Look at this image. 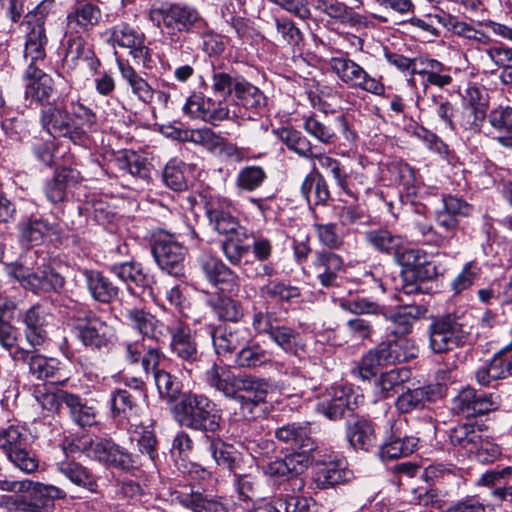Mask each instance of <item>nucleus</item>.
I'll use <instances>...</instances> for the list:
<instances>
[{"label":"nucleus","instance_id":"obj_1","mask_svg":"<svg viewBox=\"0 0 512 512\" xmlns=\"http://www.w3.org/2000/svg\"><path fill=\"white\" fill-rule=\"evenodd\" d=\"M125 318L132 329L148 337L157 345L165 343L170 336V352L182 362L183 368L188 373H191L193 367L200 361L202 354L188 324L178 323L170 329L152 313L136 307L127 309Z\"/></svg>","mask_w":512,"mask_h":512},{"label":"nucleus","instance_id":"obj_2","mask_svg":"<svg viewBox=\"0 0 512 512\" xmlns=\"http://www.w3.org/2000/svg\"><path fill=\"white\" fill-rule=\"evenodd\" d=\"M173 411L175 420L185 428L205 434L220 429L221 409L204 394L184 392Z\"/></svg>","mask_w":512,"mask_h":512},{"label":"nucleus","instance_id":"obj_3","mask_svg":"<svg viewBox=\"0 0 512 512\" xmlns=\"http://www.w3.org/2000/svg\"><path fill=\"white\" fill-rule=\"evenodd\" d=\"M148 17L156 27L166 29L172 34L191 32L199 24L204 23L196 8L182 3L162 2L153 5Z\"/></svg>","mask_w":512,"mask_h":512},{"label":"nucleus","instance_id":"obj_4","mask_svg":"<svg viewBox=\"0 0 512 512\" xmlns=\"http://www.w3.org/2000/svg\"><path fill=\"white\" fill-rule=\"evenodd\" d=\"M53 4V0H44L26 15L28 31L24 48V61L27 66L42 67L45 61L48 37L44 24Z\"/></svg>","mask_w":512,"mask_h":512},{"label":"nucleus","instance_id":"obj_5","mask_svg":"<svg viewBox=\"0 0 512 512\" xmlns=\"http://www.w3.org/2000/svg\"><path fill=\"white\" fill-rule=\"evenodd\" d=\"M429 347L435 354H442L462 347L470 332L455 314H446L433 319L429 326Z\"/></svg>","mask_w":512,"mask_h":512},{"label":"nucleus","instance_id":"obj_6","mask_svg":"<svg viewBox=\"0 0 512 512\" xmlns=\"http://www.w3.org/2000/svg\"><path fill=\"white\" fill-rule=\"evenodd\" d=\"M72 332L87 349L107 350L115 340V332L100 317L91 311L72 318Z\"/></svg>","mask_w":512,"mask_h":512},{"label":"nucleus","instance_id":"obj_7","mask_svg":"<svg viewBox=\"0 0 512 512\" xmlns=\"http://www.w3.org/2000/svg\"><path fill=\"white\" fill-rule=\"evenodd\" d=\"M328 66L337 78L350 88L360 89L374 95H382L385 91V86L380 78L370 75L346 54L331 57Z\"/></svg>","mask_w":512,"mask_h":512},{"label":"nucleus","instance_id":"obj_8","mask_svg":"<svg viewBox=\"0 0 512 512\" xmlns=\"http://www.w3.org/2000/svg\"><path fill=\"white\" fill-rule=\"evenodd\" d=\"M309 465L305 457L287 454L283 458L269 462L263 467V472L268 478L279 483V492H300L304 489L305 482L299 476Z\"/></svg>","mask_w":512,"mask_h":512},{"label":"nucleus","instance_id":"obj_9","mask_svg":"<svg viewBox=\"0 0 512 512\" xmlns=\"http://www.w3.org/2000/svg\"><path fill=\"white\" fill-rule=\"evenodd\" d=\"M27 445V435L22 428L11 425L0 430V450L19 470L32 473L37 470L39 461Z\"/></svg>","mask_w":512,"mask_h":512},{"label":"nucleus","instance_id":"obj_10","mask_svg":"<svg viewBox=\"0 0 512 512\" xmlns=\"http://www.w3.org/2000/svg\"><path fill=\"white\" fill-rule=\"evenodd\" d=\"M88 455L106 467L123 471H129L141 465L137 456L108 438L90 440Z\"/></svg>","mask_w":512,"mask_h":512},{"label":"nucleus","instance_id":"obj_11","mask_svg":"<svg viewBox=\"0 0 512 512\" xmlns=\"http://www.w3.org/2000/svg\"><path fill=\"white\" fill-rule=\"evenodd\" d=\"M10 274L17 279L25 289L37 295L58 292L65 285V278L50 267L30 271V269L23 265L17 264L12 267Z\"/></svg>","mask_w":512,"mask_h":512},{"label":"nucleus","instance_id":"obj_12","mask_svg":"<svg viewBox=\"0 0 512 512\" xmlns=\"http://www.w3.org/2000/svg\"><path fill=\"white\" fill-rule=\"evenodd\" d=\"M62 46L64 68L74 70L81 64H85L92 72L96 73L101 66L93 45L89 44L82 35L65 32Z\"/></svg>","mask_w":512,"mask_h":512},{"label":"nucleus","instance_id":"obj_13","mask_svg":"<svg viewBox=\"0 0 512 512\" xmlns=\"http://www.w3.org/2000/svg\"><path fill=\"white\" fill-rule=\"evenodd\" d=\"M275 437L280 442L290 446L293 450L290 455L305 456L307 463H311L312 453L317 448L315 439L311 436L308 422H293L285 424L275 431Z\"/></svg>","mask_w":512,"mask_h":512},{"label":"nucleus","instance_id":"obj_14","mask_svg":"<svg viewBox=\"0 0 512 512\" xmlns=\"http://www.w3.org/2000/svg\"><path fill=\"white\" fill-rule=\"evenodd\" d=\"M206 215L209 224L219 234L227 236L245 234V228L240 225L235 216V208L229 199H212L206 205Z\"/></svg>","mask_w":512,"mask_h":512},{"label":"nucleus","instance_id":"obj_15","mask_svg":"<svg viewBox=\"0 0 512 512\" xmlns=\"http://www.w3.org/2000/svg\"><path fill=\"white\" fill-rule=\"evenodd\" d=\"M148 337L141 335V338L133 341H123L120 346L124 360L130 365L141 363L144 373L148 376L152 370H155L164 359L165 355L161 348L156 346H147Z\"/></svg>","mask_w":512,"mask_h":512},{"label":"nucleus","instance_id":"obj_16","mask_svg":"<svg viewBox=\"0 0 512 512\" xmlns=\"http://www.w3.org/2000/svg\"><path fill=\"white\" fill-rule=\"evenodd\" d=\"M152 253L157 265L167 274L180 277L184 275L186 248L171 239H157Z\"/></svg>","mask_w":512,"mask_h":512},{"label":"nucleus","instance_id":"obj_17","mask_svg":"<svg viewBox=\"0 0 512 512\" xmlns=\"http://www.w3.org/2000/svg\"><path fill=\"white\" fill-rule=\"evenodd\" d=\"M268 390L269 383L263 378L237 375L233 399L240 403L242 410H247L249 414H252L253 409L266 400Z\"/></svg>","mask_w":512,"mask_h":512},{"label":"nucleus","instance_id":"obj_18","mask_svg":"<svg viewBox=\"0 0 512 512\" xmlns=\"http://www.w3.org/2000/svg\"><path fill=\"white\" fill-rule=\"evenodd\" d=\"M497 407L491 394L477 392L467 387L461 390L452 402V410L465 418L486 414Z\"/></svg>","mask_w":512,"mask_h":512},{"label":"nucleus","instance_id":"obj_19","mask_svg":"<svg viewBox=\"0 0 512 512\" xmlns=\"http://www.w3.org/2000/svg\"><path fill=\"white\" fill-rule=\"evenodd\" d=\"M111 273L125 283L132 295L152 294L153 277L146 273L141 263L126 261L110 267Z\"/></svg>","mask_w":512,"mask_h":512},{"label":"nucleus","instance_id":"obj_20","mask_svg":"<svg viewBox=\"0 0 512 512\" xmlns=\"http://www.w3.org/2000/svg\"><path fill=\"white\" fill-rule=\"evenodd\" d=\"M244 419L235 418L230 422L232 434L239 437L242 444L254 459L264 458L272 454L275 450V443L270 439L263 437L252 438L250 429H256V422L251 417Z\"/></svg>","mask_w":512,"mask_h":512},{"label":"nucleus","instance_id":"obj_21","mask_svg":"<svg viewBox=\"0 0 512 512\" xmlns=\"http://www.w3.org/2000/svg\"><path fill=\"white\" fill-rule=\"evenodd\" d=\"M101 17L98 5L87 0H76L66 16L65 32L78 35L88 33L99 24Z\"/></svg>","mask_w":512,"mask_h":512},{"label":"nucleus","instance_id":"obj_22","mask_svg":"<svg viewBox=\"0 0 512 512\" xmlns=\"http://www.w3.org/2000/svg\"><path fill=\"white\" fill-rule=\"evenodd\" d=\"M442 396L439 384H429L416 388H407L395 400V408L400 414H408L423 409Z\"/></svg>","mask_w":512,"mask_h":512},{"label":"nucleus","instance_id":"obj_23","mask_svg":"<svg viewBox=\"0 0 512 512\" xmlns=\"http://www.w3.org/2000/svg\"><path fill=\"white\" fill-rule=\"evenodd\" d=\"M25 97L47 105L55 92L54 81L42 67L27 66L23 72Z\"/></svg>","mask_w":512,"mask_h":512},{"label":"nucleus","instance_id":"obj_24","mask_svg":"<svg viewBox=\"0 0 512 512\" xmlns=\"http://www.w3.org/2000/svg\"><path fill=\"white\" fill-rule=\"evenodd\" d=\"M111 40L129 49L130 55L138 62L146 65L150 60V50L145 45V35L128 24H119L112 29Z\"/></svg>","mask_w":512,"mask_h":512},{"label":"nucleus","instance_id":"obj_25","mask_svg":"<svg viewBox=\"0 0 512 512\" xmlns=\"http://www.w3.org/2000/svg\"><path fill=\"white\" fill-rule=\"evenodd\" d=\"M42 128L52 137H65L72 141L73 118L64 107L50 103L41 110Z\"/></svg>","mask_w":512,"mask_h":512},{"label":"nucleus","instance_id":"obj_26","mask_svg":"<svg viewBox=\"0 0 512 512\" xmlns=\"http://www.w3.org/2000/svg\"><path fill=\"white\" fill-rule=\"evenodd\" d=\"M146 397L143 390L115 389L111 392V412L114 418L131 421L140 416L141 401Z\"/></svg>","mask_w":512,"mask_h":512},{"label":"nucleus","instance_id":"obj_27","mask_svg":"<svg viewBox=\"0 0 512 512\" xmlns=\"http://www.w3.org/2000/svg\"><path fill=\"white\" fill-rule=\"evenodd\" d=\"M375 348L384 366L406 362L415 358L418 353L414 340L407 336L394 335L393 339L383 341Z\"/></svg>","mask_w":512,"mask_h":512},{"label":"nucleus","instance_id":"obj_28","mask_svg":"<svg viewBox=\"0 0 512 512\" xmlns=\"http://www.w3.org/2000/svg\"><path fill=\"white\" fill-rule=\"evenodd\" d=\"M398 262L407 268L406 278L411 277L421 281L430 280L437 274L435 264L430 260V256L420 249H405L397 254Z\"/></svg>","mask_w":512,"mask_h":512},{"label":"nucleus","instance_id":"obj_29","mask_svg":"<svg viewBox=\"0 0 512 512\" xmlns=\"http://www.w3.org/2000/svg\"><path fill=\"white\" fill-rule=\"evenodd\" d=\"M343 265L340 255L322 249L314 253L310 268L322 286L330 287L336 283L338 272L342 270Z\"/></svg>","mask_w":512,"mask_h":512},{"label":"nucleus","instance_id":"obj_30","mask_svg":"<svg viewBox=\"0 0 512 512\" xmlns=\"http://www.w3.org/2000/svg\"><path fill=\"white\" fill-rule=\"evenodd\" d=\"M81 180L80 172L69 167L56 169L52 178L43 187L46 199L52 204L62 203L67 199L68 189Z\"/></svg>","mask_w":512,"mask_h":512},{"label":"nucleus","instance_id":"obj_31","mask_svg":"<svg viewBox=\"0 0 512 512\" xmlns=\"http://www.w3.org/2000/svg\"><path fill=\"white\" fill-rule=\"evenodd\" d=\"M201 269L206 278L218 286L220 290L234 293L239 290L240 279L238 275L226 266L221 260L213 257L203 259Z\"/></svg>","mask_w":512,"mask_h":512},{"label":"nucleus","instance_id":"obj_32","mask_svg":"<svg viewBox=\"0 0 512 512\" xmlns=\"http://www.w3.org/2000/svg\"><path fill=\"white\" fill-rule=\"evenodd\" d=\"M19 240L27 245H39L44 239L58 233V225L41 216L31 215L18 223Z\"/></svg>","mask_w":512,"mask_h":512},{"label":"nucleus","instance_id":"obj_33","mask_svg":"<svg viewBox=\"0 0 512 512\" xmlns=\"http://www.w3.org/2000/svg\"><path fill=\"white\" fill-rule=\"evenodd\" d=\"M71 109L73 118L72 142L85 145L90 134L97 131L98 119L93 110L81 102H72Z\"/></svg>","mask_w":512,"mask_h":512},{"label":"nucleus","instance_id":"obj_34","mask_svg":"<svg viewBox=\"0 0 512 512\" xmlns=\"http://www.w3.org/2000/svg\"><path fill=\"white\" fill-rule=\"evenodd\" d=\"M356 402L351 393L344 388L333 390L330 398L321 400L316 410L330 420H339L350 415L355 408Z\"/></svg>","mask_w":512,"mask_h":512},{"label":"nucleus","instance_id":"obj_35","mask_svg":"<svg viewBox=\"0 0 512 512\" xmlns=\"http://www.w3.org/2000/svg\"><path fill=\"white\" fill-rule=\"evenodd\" d=\"M312 499L291 493L276 492L269 503L260 505L249 512H310Z\"/></svg>","mask_w":512,"mask_h":512},{"label":"nucleus","instance_id":"obj_36","mask_svg":"<svg viewBox=\"0 0 512 512\" xmlns=\"http://www.w3.org/2000/svg\"><path fill=\"white\" fill-rule=\"evenodd\" d=\"M347 122L343 116L321 120L310 116L304 121V129L323 144H333L337 140V131L345 130Z\"/></svg>","mask_w":512,"mask_h":512},{"label":"nucleus","instance_id":"obj_37","mask_svg":"<svg viewBox=\"0 0 512 512\" xmlns=\"http://www.w3.org/2000/svg\"><path fill=\"white\" fill-rule=\"evenodd\" d=\"M353 477V472L348 469L346 460L337 459L320 467L315 474L314 482L317 488L328 489L347 483Z\"/></svg>","mask_w":512,"mask_h":512},{"label":"nucleus","instance_id":"obj_38","mask_svg":"<svg viewBox=\"0 0 512 512\" xmlns=\"http://www.w3.org/2000/svg\"><path fill=\"white\" fill-rule=\"evenodd\" d=\"M47 317L48 314L40 305L32 306L24 315L25 338L33 349L42 346L47 339Z\"/></svg>","mask_w":512,"mask_h":512},{"label":"nucleus","instance_id":"obj_39","mask_svg":"<svg viewBox=\"0 0 512 512\" xmlns=\"http://www.w3.org/2000/svg\"><path fill=\"white\" fill-rule=\"evenodd\" d=\"M236 104L252 113L248 115L253 119L255 115H261L266 111L267 98L264 93L244 78L241 83H237V90L234 94Z\"/></svg>","mask_w":512,"mask_h":512},{"label":"nucleus","instance_id":"obj_40","mask_svg":"<svg viewBox=\"0 0 512 512\" xmlns=\"http://www.w3.org/2000/svg\"><path fill=\"white\" fill-rule=\"evenodd\" d=\"M82 274L84 276L87 289L95 301L103 304H109L118 296V287L100 271L85 269Z\"/></svg>","mask_w":512,"mask_h":512},{"label":"nucleus","instance_id":"obj_41","mask_svg":"<svg viewBox=\"0 0 512 512\" xmlns=\"http://www.w3.org/2000/svg\"><path fill=\"white\" fill-rule=\"evenodd\" d=\"M118 70L121 78L126 82L132 94L142 103L150 104L154 99L155 90L128 61L118 60Z\"/></svg>","mask_w":512,"mask_h":512},{"label":"nucleus","instance_id":"obj_42","mask_svg":"<svg viewBox=\"0 0 512 512\" xmlns=\"http://www.w3.org/2000/svg\"><path fill=\"white\" fill-rule=\"evenodd\" d=\"M451 68L432 58H419L416 74L423 77V85L444 88L452 83Z\"/></svg>","mask_w":512,"mask_h":512},{"label":"nucleus","instance_id":"obj_43","mask_svg":"<svg viewBox=\"0 0 512 512\" xmlns=\"http://www.w3.org/2000/svg\"><path fill=\"white\" fill-rule=\"evenodd\" d=\"M483 431L470 423L459 424L449 432L451 445L462 455L471 456L479 443Z\"/></svg>","mask_w":512,"mask_h":512},{"label":"nucleus","instance_id":"obj_44","mask_svg":"<svg viewBox=\"0 0 512 512\" xmlns=\"http://www.w3.org/2000/svg\"><path fill=\"white\" fill-rule=\"evenodd\" d=\"M31 500L27 503V509L31 512H42L53 506L54 499L66 498V492L53 485H46L39 482H32L30 487Z\"/></svg>","mask_w":512,"mask_h":512},{"label":"nucleus","instance_id":"obj_45","mask_svg":"<svg viewBox=\"0 0 512 512\" xmlns=\"http://www.w3.org/2000/svg\"><path fill=\"white\" fill-rule=\"evenodd\" d=\"M317 10L343 24L360 26L366 23V18L355 12L353 8L338 0H315Z\"/></svg>","mask_w":512,"mask_h":512},{"label":"nucleus","instance_id":"obj_46","mask_svg":"<svg viewBox=\"0 0 512 512\" xmlns=\"http://www.w3.org/2000/svg\"><path fill=\"white\" fill-rule=\"evenodd\" d=\"M235 375L228 367L213 364L205 373V383L225 397H235Z\"/></svg>","mask_w":512,"mask_h":512},{"label":"nucleus","instance_id":"obj_47","mask_svg":"<svg viewBox=\"0 0 512 512\" xmlns=\"http://www.w3.org/2000/svg\"><path fill=\"white\" fill-rule=\"evenodd\" d=\"M176 499L181 505L194 512H225V507L219 499L198 490L179 492Z\"/></svg>","mask_w":512,"mask_h":512},{"label":"nucleus","instance_id":"obj_48","mask_svg":"<svg viewBox=\"0 0 512 512\" xmlns=\"http://www.w3.org/2000/svg\"><path fill=\"white\" fill-rule=\"evenodd\" d=\"M204 438L208 444L207 450L216 463L235 473L239 467L240 454L231 445L225 444L220 439L208 435H205Z\"/></svg>","mask_w":512,"mask_h":512},{"label":"nucleus","instance_id":"obj_49","mask_svg":"<svg viewBox=\"0 0 512 512\" xmlns=\"http://www.w3.org/2000/svg\"><path fill=\"white\" fill-rule=\"evenodd\" d=\"M411 372L408 368H395L384 373L375 381L377 394L381 399L390 398L399 387L409 381Z\"/></svg>","mask_w":512,"mask_h":512},{"label":"nucleus","instance_id":"obj_50","mask_svg":"<svg viewBox=\"0 0 512 512\" xmlns=\"http://www.w3.org/2000/svg\"><path fill=\"white\" fill-rule=\"evenodd\" d=\"M347 438L355 449L369 451L376 446V434L372 423L357 419L347 428Z\"/></svg>","mask_w":512,"mask_h":512},{"label":"nucleus","instance_id":"obj_51","mask_svg":"<svg viewBox=\"0 0 512 512\" xmlns=\"http://www.w3.org/2000/svg\"><path fill=\"white\" fill-rule=\"evenodd\" d=\"M365 240L375 250L386 254H399L403 247V239L386 229L370 230L365 233Z\"/></svg>","mask_w":512,"mask_h":512},{"label":"nucleus","instance_id":"obj_52","mask_svg":"<svg viewBox=\"0 0 512 512\" xmlns=\"http://www.w3.org/2000/svg\"><path fill=\"white\" fill-rule=\"evenodd\" d=\"M154 382L157 387L159 396L167 403L178 402L181 395L182 383L181 381L168 371L155 368L152 370Z\"/></svg>","mask_w":512,"mask_h":512},{"label":"nucleus","instance_id":"obj_53","mask_svg":"<svg viewBox=\"0 0 512 512\" xmlns=\"http://www.w3.org/2000/svg\"><path fill=\"white\" fill-rule=\"evenodd\" d=\"M57 470L72 483L95 491L97 483L93 474L83 465L74 461H62L57 464Z\"/></svg>","mask_w":512,"mask_h":512},{"label":"nucleus","instance_id":"obj_54","mask_svg":"<svg viewBox=\"0 0 512 512\" xmlns=\"http://www.w3.org/2000/svg\"><path fill=\"white\" fill-rule=\"evenodd\" d=\"M478 49L482 53L481 61L491 72H495L500 68L505 70L512 65V48L504 44H492Z\"/></svg>","mask_w":512,"mask_h":512},{"label":"nucleus","instance_id":"obj_55","mask_svg":"<svg viewBox=\"0 0 512 512\" xmlns=\"http://www.w3.org/2000/svg\"><path fill=\"white\" fill-rule=\"evenodd\" d=\"M427 312L426 308L420 305H404L392 316L395 325L394 335L406 336L410 333L413 324Z\"/></svg>","mask_w":512,"mask_h":512},{"label":"nucleus","instance_id":"obj_56","mask_svg":"<svg viewBox=\"0 0 512 512\" xmlns=\"http://www.w3.org/2000/svg\"><path fill=\"white\" fill-rule=\"evenodd\" d=\"M260 294L263 298L270 299L276 303H290L301 295L298 287L278 280H269L261 286Z\"/></svg>","mask_w":512,"mask_h":512},{"label":"nucleus","instance_id":"obj_57","mask_svg":"<svg viewBox=\"0 0 512 512\" xmlns=\"http://www.w3.org/2000/svg\"><path fill=\"white\" fill-rule=\"evenodd\" d=\"M269 338L286 352L297 354L299 351L304 350L305 345L302 342L300 333L293 328L280 325L279 323L275 326Z\"/></svg>","mask_w":512,"mask_h":512},{"label":"nucleus","instance_id":"obj_58","mask_svg":"<svg viewBox=\"0 0 512 512\" xmlns=\"http://www.w3.org/2000/svg\"><path fill=\"white\" fill-rule=\"evenodd\" d=\"M313 159L317 160L320 167L331 174L337 187L341 191L348 195H352V191L348 183V173L344 165L339 160L324 153H317Z\"/></svg>","mask_w":512,"mask_h":512},{"label":"nucleus","instance_id":"obj_59","mask_svg":"<svg viewBox=\"0 0 512 512\" xmlns=\"http://www.w3.org/2000/svg\"><path fill=\"white\" fill-rule=\"evenodd\" d=\"M280 140L286 147L306 159H313L317 153L312 150L311 142L298 130L283 128L279 131Z\"/></svg>","mask_w":512,"mask_h":512},{"label":"nucleus","instance_id":"obj_60","mask_svg":"<svg viewBox=\"0 0 512 512\" xmlns=\"http://www.w3.org/2000/svg\"><path fill=\"white\" fill-rule=\"evenodd\" d=\"M418 443L419 439L414 436L395 438L381 445L380 455L384 460L406 457L417 449Z\"/></svg>","mask_w":512,"mask_h":512},{"label":"nucleus","instance_id":"obj_61","mask_svg":"<svg viewBox=\"0 0 512 512\" xmlns=\"http://www.w3.org/2000/svg\"><path fill=\"white\" fill-rule=\"evenodd\" d=\"M187 165L177 159L170 160L162 173L164 184L171 190L181 192L188 188L186 177Z\"/></svg>","mask_w":512,"mask_h":512},{"label":"nucleus","instance_id":"obj_62","mask_svg":"<svg viewBox=\"0 0 512 512\" xmlns=\"http://www.w3.org/2000/svg\"><path fill=\"white\" fill-rule=\"evenodd\" d=\"M271 362V353L260 345L242 347L235 356V363L242 368H256Z\"/></svg>","mask_w":512,"mask_h":512},{"label":"nucleus","instance_id":"obj_63","mask_svg":"<svg viewBox=\"0 0 512 512\" xmlns=\"http://www.w3.org/2000/svg\"><path fill=\"white\" fill-rule=\"evenodd\" d=\"M73 421L81 426H92L96 423V410L93 406L87 405L79 396L71 394L66 406Z\"/></svg>","mask_w":512,"mask_h":512},{"label":"nucleus","instance_id":"obj_64","mask_svg":"<svg viewBox=\"0 0 512 512\" xmlns=\"http://www.w3.org/2000/svg\"><path fill=\"white\" fill-rule=\"evenodd\" d=\"M214 312L224 321L237 322L244 316L242 304L235 299L219 296L210 301Z\"/></svg>","mask_w":512,"mask_h":512}]
</instances>
